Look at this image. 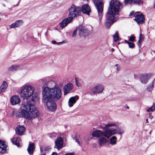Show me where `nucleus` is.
I'll list each match as a JSON object with an SVG mask.
<instances>
[{
    "instance_id": "4d7b16f0",
    "label": "nucleus",
    "mask_w": 155,
    "mask_h": 155,
    "mask_svg": "<svg viewBox=\"0 0 155 155\" xmlns=\"http://www.w3.org/2000/svg\"><path fill=\"white\" fill-rule=\"evenodd\" d=\"M141 41H142L139 39V40L138 41V43H140Z\"/></svg>"
},
{
    "instance_id": "39448f33",
    "label": "nucleus",
    "mask_w": 155,
    "mask_h": 155,
    "mask_svg": "<svg viewBox=\"0 0 155 155\" xmlns=\"http://www.w3.org/2000/svg\"><path fill=\"white\" fill-rule=\"evenodd\" d=\"M69 14L68 17L71 20L79 15L81 12V8L79 7H76L74 5H72L68 10Z\"/></svg>"
},
{
    "instance_id": "5701e85b",
    "label": "nucleus",
    "mask_w": 155,
    "mask_h": 155,
    "mask_svg": "<svg viewBox=\"0 0 155 155\" xmlns=\"http://www.w3.org/2000/svg\"><path fill=\"white\" fill-rule=\"evenodd\" d=\"M19 66L18 65H12L8 67L7 69L9 71H15L18 70Z\"/></svg>"
},
{
    "instance_id": "bb28decb",
    "label": "nucleus",
    "mask_w": 155,
    "mask_h": 155,
    "mask_svg": "<svg viewBox=\"0 0 155 155\" xmlns=\"http://www.w3.org/2000/svg\"><path fill=\"white\" fill-rule=\"evenodd\" d=\"M19 139V137H15L12 138L11 139L12 142L14 144L18 146L19 145L18 142L19 140H18Z\"/></svg>"
},
{
    "instance_id": "c756f323",
    "label": "nucleus",
    "mask_w": 155,
    "mask_h": 155,
    "mask_svg": "<svg viewBox=\"0 0 155 155\" xmlns=\"http://www.w3.org/2000/svg\"><path fill=\"white\" fill-rule=\"evenodd\" d=\"M155 109V104H153V106L149 108L147 110V112H151L153 111Z\"/></svg>"
},
{
    "instance_id": "a18cd8bd",
    "label": "nucleus",
    "mask_w": 155,
    "mask_h": 155,
    "mask_svg": "<svg viewBox=\"0 0 155 155\" xmlns=\"http://www.w3.org/2000/svg\"><path fill=\"white\" fill-rule=\"evenodd\" d=\"M75 82H76V84L77 85V86H78V87H79L80 86V85L78 84V81L76 78H75Z\"/></svg>"
},
{
    "instance_id": "9b49d317",
    "label": "nucleus",
    "mask_w": 155,
    "mask_h": 155,
    "mask_svg": "<svg viewBox=\"0 0 155 155\" xmlns=\"http://www.w3.org/2000/svg\"><path fill=\"white\" fill-rule=\"evenodd\" d=\"M117 131L116 129H105V137L108 138L112 135L116 133Z\"/></svg>"
},
{
    "instance_id": "4c0bfd02",
    "label": "nucleus",
    "mask_w": 155,
    "mask_h": 155,
    "mask_svg": "<svg viewBox=\"0 0 155 155\" xmlns=\"http://www.w3.org/2000/svg\"><path fill=\"white\" fill-rule=\"evenodd\" d=\"M111 127V126H110V124H106L105 125V126L104 127H103L102 129H104L105 130V129H107L106 128L107 127Z\"/></svg>"
},
{
    "instance_id": "c85d7f7f",
    "label": "nucleus",
    "mask_w": 155,
    "mask_h": 155,
    "mask_svg": "<svg viewBox=\"0 0 155 155\" xmlns=\"http://www.w3.org/2000/svg\"><path fill=\"white\" fill-rule=\"evenodd\" d=\"M113 38L115 42L119 40L120 38L119 36V34L118 31L116 32L115 34L113 35Z\"/></svg>"
},
{
    "instance_id": "2f4dec72",
    "label": "nucleus",
    "mask_w": 155,
    "mask_h": 155,
    "mask_svg": "<svg viewBox=\"0 0 155 155\" xmlns=\"http://www.w3.org/2000/svg\"><path fill=\"white\" fill-rule=\"evenodd\" d=\"M78 30V27L76 28V29L73 32L72 35V37H75L76 36Z\"/></svg>"
},
{
    "instance_id": "680f3d73",
    "label": "nucleus",
    "mask_w": 155,
    "mask_h": 155,
    "mask_svg": "<svg viewBox=\"0 0 155 155\" xmlns=\"http://www.w3.org/2000/svg\"><path fill=\"white\" fill-rule=\"evenodd\" d=\"M146 122L147 123H148V120L147 119H146Z\"/></svg>"
},
{
    "instance_id": "ddd939ff",
    "label": "nucleus",
    "mask_w": 155,
    "mask_h": 155,
    "mask_svg": "<svg viewBox=\"0 0 155 155\" xmlns=\"http://www.w3.org/2000/svg\"><path fill=\"white\" fill-rule=\"evenodd\" d=\"M105 130L104 132H103L100 130H96L93 131L92 135L94 137L100 138L102 136L105 137Z\"/></svg>"
},
{
    "instance_id": "c9c22d12",
    "label": "nucleus",
    "mask_w": 155,
    "mask_h": 155,
    "mask_svg": "<svg viewBox=\"0 0 155 155\" xmlns=\"http://www.w3.org/2000/svg\"><path fill=\"white\" fill-rule=\"evenodd\" d=\"M51 149L50 147L49 146H47L44 148V150L45 152L48 151Z\"/></svg>"
},
{
    "instance_id": "423d86ee",
    "label": "nucleus",
    "mask_w": 155,
    "mask_h": 155,
    "mask_svg": "<svg viewBox=\"0 0 155 155\" xmlns=\"http://www.w3.org/2000/svg\"><path fill=\"white\" fill-rule=\"evenodd\" d=\"M94 2L97 10L100 23L102 18L103 5L101 0H94Z\"/></svg>"
},
{
    "instance_id": "79ce46f5",
    "label": "nucleus",
    "mask_w": 155,
    "mask_h": 155,
    "mask_svg": "<svg viewBox=\"0 0 155 155\" xmlns=\"http://www.w3.org/2000/svg\"><path fill=\"white\" fill-rule=\"evenodd\" d=\"M41 81L45 84H46L47 82V79L46 78H44L41 79Z\"/></svg>"
},
{
    "instance_id": "09e8293b",
    "label": "nucleus",
    "mask_w": 155,
    "mask_h": 155,
    "mask_svg": "<svg viewBox=\"0 0 155 155\" xmlns=\"http://www.w3.org/2000/svg\"><path fill=\"white\" fill-rule=\"evenodd\" d=\"M65 155H74L72 153H69L65 154Z\"/></svg>"
},
{
    "instance_id": "f257e3e1",
    "label": "nucleus",
    "mask_w": 155,
    "mask_h": 155,
    "mask_svg": "<svg viewBox=\"0 0 155 155\" xmlns=\"http://www.w3.org/2000/svg\"><path fill=\"white\" fill-rule=\"evenodd\" d=\"M35 88L32 86L28 85L25 86L20 93L21 97L26 100V104H22L20 110L16 111L15 117L17 118L24 117L30 120L38 116V111L34 105L35 103V98L32 95Z\"/></svg>"
},
{
    "instance_id": "7c9ffc66",
    "label": "nucleus",
    "mask_w": 155,
    "mask_h": 155,
    "mask_svg": "<svg viewBox=\"0 0 155 155\" xmlns=\"http://www.w3.org/2000/svg\"><path fill=\"white\" fill-rule=\"evenodd\" d=\"M133 1V0H124V3L125 5H127L128 4H131Z\"/></svg>"
},
{
    "instance_id": "4468645a",
    "label": "nucleus",
    "mask_w": 155,
    "mask_h": 155,
    "mask_svg": "<svg viewBox=\"0 0 155 155\" xmlns=\"http://www.w3.org/2000/svg\"><path fill=\"white\" fill-rule=\"evenodd\" d=\"M73 88V85L71 83L67 84L64 87V95H66L72 90Z\"/></svg>"
},
{
    "instance_id": "b1692460",
    "label": "nucleus",
    "mask_w": 155,
    "mask_h": 155,
    "mask_svg": "<svg viewBox=\"0 0 155 155\" xmlns=\"http://www.w3.org/2000/svg\"><path fill=\"white\" fill-rule=\"evenodd\" d=\"M117 138L115 136L112 137L110 139V142L112 145H114L116 144Z\"/></svg>"
},
{
    "instance_id": "72a5a7b5",
    "label": "nucleus",
    "mask_w": 155,
    "mask_h": 155,
    "mask_svg": "<svg viewBox=\"0 0 155 155\" xmlns=\"http://www.w3.org/2000/svg\"><path fill=\"white\" fill-rule=\"evenodd\" d=\"M141 2V0H134L133 1V3L137 5H139Z\"/></svg>"
},
{
    "instance_id": "6e6d98bb",
    "label": "nucleus",
    "mask_w": 155,
    "mask_h": 155,
    "mask_svg": "<svg viewBox=\"0 0 155 155\" xmlns=\"http://www.w3.org/2000/svg\"><path fill=\"white\" fill-rule=\"evenodd\" d=\"M124 41L125 42H126L127 44H128V43H129V42H130L126 40H124Z\"/></svg>"
},
{
    "instance_id": "0eeeda50",
    "label": "nucleus",
    "mask_w": 155,
    "mask_h": 155,
    "mask_svg": "<svg viewBox=\"0 0 155 155\" xmlns=\"http://www.w3.org/2000/svg\"><path fill=\"white\" fill-rule=\"evenodd\" d=\"M78 32L79 35L81 37L85 38L89 35L90 31L88 28L83 25L78 26Z\"/></svg>"
},
{
    "instance_id": "412c9836",
    "label": "nucleus",
    "mask_w": 155,
    "mask_h": 155,
    "mask_svg": "<svg viewBox=\"0 0 155 155\" xmlns=\"http://www.w3.org/2000/svg\"><path fill=\"white\" fill-rule=\"evenodd\" d=\"M35 149V146L34 143H29L27 150L30 155H33Z\"/></svg>"
},
{
    "instance_id": "a19ab883",
    "label": "nucleus",
    "mask_w": 155,
    "mask_h": 155,
    "mask_svg": "<svg viewBox=\"0 0 155 155\" xmlns=\"http://www.w3.org/2000/svg\"><path fill=\"white\" fill-rule=\"evenodd\" d=\"M141 41H143L144 38L143 36L141 34H140V38H139Z\"/></svg>"
},
{
    "instance_id": "f03ea898",
    "label": "nucleus",
    "mask_w": 155,
    "mask_h": 155,
    "mask_svg": "<svg viewBox=\"0 0 155 155\" xmlns=\"http://www.w3.org/2000/svg\"><path fill=\"white\" fill-rule=\"evenodd\" d=\"M122 8V5L118 0H112L109 3V6L106 13V21L104 23L106 28L109 29L117 19V15Z\"/></svg>"
},
{
    "instance_id": "6ab92c4d",
    "label": "nucleus",
    "mask_w": 155,
    "mask_h": 155,
    "mask_svg": "<svg viewBox=\"0 0 155 155\" xmlns=\"http://www.w3.org/2000/svg\"><path fill=\"white\" fill-rule=\"evenodd\" d=\"M23 23V21L22 20H18L16 21L14 23L11 24L9 26V28H12L19 27L22 25Z\"/></svg>"
},
{
    "instance_id": "052dcab7",
    "label": "nucleus",
    "mask_w": 155,
    "mask_h": 155,
    "mask_svg": "<svg viewBox=\"0 0 155 155\" xmlns=\"http://www.w3.org/2000/svg\"><path fill=\"white\" fill-rule=\"evenodd\" d=\"M40 151L41 152H42L43 151V149L41 147H40Z\"/></svg>"
},
{
    "instance_id": "bf43d9fd",
    "label": "nucleus",
    "mask_w": 155,
    "mask_h": 155,
    "mask_svg": "<svg viewBox=\"0 0 155 155\" xmlns=\"http://www.w3.org/2000/svg\"><path fill=\"white\" fill-rule=\"evenodd\" d=\"M2 92H3V91H2V90L0 89V94Z\"/></svg>"
},
{
    "instance_id": "473e14b6",
    "label": "nucleus",
    "mask_w": 155,
    "mask_h": 155,
    "mask_svg": "<svg viewBox=\"0 0 155 155\" xmlns=\"http://www.w3.org/2000/svg\"><path fill=\"white\" fill-rule=\"evenodd\" d=\"M128 45L129 47L130 48H133L134 47L135 45L134 43L130 42Z\"/></svg>"
},
{
    "instance_id": "69168bd1",
    "label": "nucleus",
    "mask_w": 155,
    "mask_h": 155,
    "mask_svg": "<svg viewBox=\"0 0 155 155\" xmlns=\"http://www.w3.org/2000/svg\"><path fill=\"white\" fill-rule=\"evenodd\" d=\"M111 51H114V48H112L111 49Z\"/></svg>"
},
{
    "instance_id": "cd10ccee",
    "label": "nucleus",
    "mask_w": 155,
    "mask_h": 155,
    "mask_svg": "<svg viewBox=\"0 0 155 155\" xmlns=\"http://www.w3.org/2000/svg\"><path fill=\"white\" fill-rule=\"evenodd\" d=\"M154 79L152 82V83L149 84L147 88V90L148 91H151L153 87V82L154 81Z\"/></svg>"
},
{
    "instance_id": "a878e982",
    "label": "nucleus",
    "mask_w": 155,
    "mask_h": 155,
    "mask_svg": "<svg viewBox=\"0 0 155 155\" xmlns=\"http://www.w3.org/2000/svg\"><path fill=\"white\" fill-rule=\"evenodd\" d=\"M99 141L100 146H102L106 143L107 140L105 138L102 137L99 139Z\"/></svg>"
},
{
    "instance_id": "338daca9",
    "label": "nucleus",
    "mask_w": 155,
    "mask_h": 155,
    "mask_svg": "<svg viewBox=\"0 0 155 155\" xmlns=\"http://www.w3.org/2000/svg\"><path fill=\"white\" fill-rule=\"evenodd\" d=\"M42 155H45V153H43L42 154Z\"/></svg>"
},
{
    "instance_id": "f704fd0d",
    "label": "nucleus",
    "mask_w": 155,
    "mask_h": 155,
    "mask_svg": "<svg viewBox=\"0 0 155 155\" xmlns=\"http://www.w3.org/2000/svg\"><path fill=\"white\" fill-rule=\"evenodd\" d=\"M135 37L134 36L131 35L129 39V40L130 41L133 42L134 40Z\"/></svg>"
},
{
    "instance_id": "37998d69",
    "label": "nucleus",
    "mask_w": 155,
    "mask_h": 155,
    "mask_svg": "<svg viewBox=\"0 0 155 155\" xmlns=\"http://www.w3.org/2000/svg\"><path fill=\"white\" fill-rule=\"evenodd\" d=\"M111 127L114 126L117 127V125L116 124L114 123H110Z\"/></svg>"
},
{
    "instance_id": "3c124183",
    "label": "nucleus",
    "mask_w": 155,
    "mask_h": 155,
    "mask_svg": "<svg viewBox=\"0 0 155 155\" xmlns=\"http://www.w3.org/2000/svg\"><path fill=\"white\" fill-rule=\"evenodd\" d=\"M52 44H56V43H57V42H56L54 40H53L52 41Z\"/></svg>"
},
{
    "instance_id": "603ef678",
    "label": "nucleus",
    "mask_w": 155,
    "mask_h": 155,
    "mask_svg": "<svg viewBox=\"0 0 155 155\" xmlns=\"http://www.w3.org/2000/svg\"><path fill=\"white\" fill-rule=\"evenodd\" d=\"M51 155H58V153L56 152H53Z\"/></svg>"
},
{
    "instance_id": "f3484780",
    "label": "nucleus",
    "mask_w": 155,
    "mask_h": 155,
    "mask_svg": "<svg viewBox=\"0 0 155 155\" xmlns=\"http://www.w3.org/2000/svg\"><path fill=\"white\" fill-rule=\"evenodd\" d=\"M25 130L24 126H17L15 129L16 133L18 135H21Z\"/></svg>"
},
{
    "instance_id": "13d9d810",
    "label": "nucleus",
    "mask_w": 155,
    "mask_h": 155,
    "mask_svg": "<svg viewBox=\"0 0 155 155\" xmlns=\"http://www.w3.org/2000/svg\"><path fill=\"white\" fill-rule=\"evenodd\" d=\"M153 7H154V8H155V0H154V2Z\"/></svg>"
},
{
    "instance_id": "774afa93",
    "label": "nucleus",
    "mask_w": 155,
    "mask_h": 155,
    "mask_svg": "<svg viewBox=\"0 0 155 155\" xmlns=\"http://www.w3.org/2000/svg\"><path fill=\"white\" fill-rule=\"evenodd\" d=\"M127 109H129V107L128 106H127Z\"/></svg>"
},
{
    "instance_id": "864d4df0",
    "label": "nucleus",
    "mask_w": 155,
    "mask_h": 155,
    "mask_svg": "<svg viewBox=\"0 0 155 155\" xmlns=\"http://www.w3.org/2000/svg\"><path fill=\"white\" fill-rule=\"evenodd\" d=\"M117 70L118 71H119L120 70V67L119 66L117 67Z\"/></svg>"
},
{
    "instance_id": "6e6552de",
    "label": "nucleus",
    "mask_w": 155,
    "mask_h": 155,
    "mask_svg": "<svg viewBox=\"0 0 155 155\" xmlns=\"http://www.w3.org/2000/svg\"><path fill=\"white\" fill-rule=\"evenodd\" d=\"M104 89V87L101 84H98L95 86L91 87L90 88V91L93 94L102 93Z\"/></svg>"
},
{
    "instance_id": "e2e57ef3",
    "label": "nucleus",
    "mask_w": 155,
    "mask_h": 155,
    "mask_svg": "<svg viewBox=\"0 0 155 155\" xmlns=\"http://www.w3.org/2000/svg\"><path fill=\"white\" fill-rule=\"evenodd\" d=\"M124 61H126V58H125L124 57V58L123 59Z\"/></svg>"
},
{
    "instance_id": "f8f14e48",
    "label": "nucleus",
    "mask_w": 155,
    "mask_h": 155,
    "mask_svg": "<svg viewBox=\"0 0 155 155\" xmlns=\"http://www.w3.org/2000/svg\"><path fill=\"white\" fill-rule=\"evenodd\" d=\"M10 101L12 105H15L20 103V99L18 96L15 95L11 97Z\"/></svg>"
},
{
    "instance_id": "2eb2a0df",
    "label": "nucleus",
    "mask_w": 155,
    "mask_h": 155,
    "mask_svg": "<svg viewBox=\"0 0 155 155\" xmlns=\"http://www.w3.org/2000/svg\"><path fill=\"white\" fill-rule=\"evenodd\" d=\"M72 20L69 17L63 19L60 23V27L61 28H64L68 23L71 22Z\"/></svg>"
},
{
    "instance_id": "4be33fe9",
    "label": "nucleus",
    "mask_w": 155,
    "mask_h": 155,
    "mask_svg": "<svg viewBox=\"0 0 155 155\" xmlns=\"http://www.w3.org/2000/svg\"><path fill=\"white\" fill-rule=\"evenodd\" d=\"M6 145L4 141L0 140V153H4L6 152Z\"/></svg>"
},
{
    "instance_id": "ea45409f",
    "label": "nucleus",
    "mask_w": 155,
    "mask_h": 155,
    "mask_svg": "<svg viewBox=\"0 0 155 155\" xmlns=\"http://www.w3.org/2000/svg\"><path fill=\"white\" fill-rule=\"evenodd\" d=\"M16 110H14L12 113V116H15V114L16 113Z\"/></svg>"
},
{
    "instance_id": "1a4fd4ad",
    "label": "nucleus",
    "mask_w": 155,
    "mask_h": 155,
    "mask_svg": "<svg viewBox=\"0 0 155 155\" xmlns=\"http://www.w3.org/2000/svg\"><path fill=\"white\" fill-rule=\"evenodd\" d=\"M135 20L139 25L141 24L144 22L145 18L144 15L142 13L137 14L135 13Z\"/></svg>"
},
{
    "instance_id": "aec40b11",
    "label": "nucleus",
    "mask_w": 155,
    "mask_h": 155,
    "mask_svg": "<svg viewBox=\"0 0 155 155\" xmlns=\"http://www.w3.org/2000/svg\"><path fill=\"white\" fill-rule=\"evenodd\" d=\"M150 77L149 74H143L140 76V80L143 83H146Z\"/></svg>"
},
{
    "instance_id": "e433bc0d",
    "label": "nucleus",
    "mask_w": 155,
    "mask_h": 155,
    "mask_svg": "<svg viewBox=\"0 0 155 155\" xmlns=\"http://www.w3.org/2000/svg\"><path fill=\"white\" fill-rule=\"evenodd\" d=\"M117 132H118V134H119L120 135H121L124 133V131L123 130L119 129L118 130Z\"/></svg>"
},
{
    "instance_id": "49530a36",
    "label": "nucleus",
    "mask_w": 155,
    "mask_h": 155,
    "mask_svg": "<svg viewBox=\"0 0 155 155\" xmlns=\"http://www.w3.org/2000/svg\"><path fill=\"white\" fill-rule=\"evenodd\" d=\"M149 116H150V119H152L153 118V116L152 115L151 113H149Z\"/></svg>"
},
{
    "instance_id": "c03bdc74",
    "label": "nucleus",
    "mask_w": 155,
    "mask_h": 155,
    "mask_svg": "<svg viewBox=\"0 0 155 155\" xmlns=\"http://www.w3.org/2000/svg\"><path fill=\"white\" fill-rule=\"evenodd\" d=\"M134 11H132L130 12L129 14V16H131L134 15Z\"/></svg>"
},
{
    "instance_id": "a211bd4d",
    "label": "nucleus",
    "mask_w": 155,
    "mask_h": 155,
    "mask_svg": "<svg viewBox=\"0 0 155 155\" xmlns=\"http://www.w3.org/2000/svg\"><path fill=\"white\" fill-rule=\"evenodd\" d=\"M79 97L78 95L75 96L71 97L68 101V105L70 107H72L76 102L79 99Z\"/></svg>"
},
{
    "instance_id": "20e7f679",
    "label": "nucleus",
    "mask_w": 155,
    "mask_h": 155,
    "mask_svg": "<svg viewBox=\"0 0 155 155\" xmlns=\"http://www.w3.org/2000/svg\"><path fill=\"white\" fill-rule=\"evenodd\" d=\"M46 97L42 95V102L45 103L47 109L49 111H54L57 109V104L55 100L49 98H46Z\"/></svg>"
},
{
    "instance_id": "dca6fc26",
    "label": "nucleus",
    "mask_w": 155,
    "mask_h": 155,
    "mask_svg": "<svg viewBox=\"0 0 155 155\" xmlns=\"http://www.w3.org/2000/svg\"><path fill=\"white\" fill-rule=\"evenodd\" d=\"M91 9L89 5L87 4H84L82 5L81 8V12L84 13L89 15L91 11Z\"/></svg>"
},
{
    "instance_id": "0e129e2a",
    "label": "nucleus",
    "mask_w": 155,
    "mask_h": 155,
    "mask_svg": "<svg viewBox=\"0 0 155 155\" xmlns=\"http://www.w3.org/2000/svg\"><path fill=\"white\" fill-rule=\"evenodd\" d=\"M115 66H116V67H118V66H119L118 64H116L115 65Z\"/></svg>"
},
{
    "instance_id": "58836bf2",
    "label": "nucleus",
    "mask_w": 155,
    "mask_h": 155,
    "mask_svg": "<svg viewBox=\"0 0 155 155\" xmlns=\"http://www.w3.org/2000/svg\"><path fill=\"white\" fill-rule=\"evenodd\" d=\"M75 141L77 142L78 144L80 146H81V140H79L77 138L75 139Z\"/></svg>"
},
{
    "instance_id": "5fc2aeb1",
    "label": "nucleus",
    "mask_w": 155,
    "mask_h": 155,
    "mask_svg": "<svg viewBox=\"0 0 155 155\" xmlns=\"http://www.w3.org/2000/svg\"><path fill=\"white\" fill-rule=\"evenodd\" d=\"M137 45H138V46H139V48H140V46H141V44H140V43H137Z\"/></svg>"
},
{
    "instance_id": "393cba45",
    "label": "nucleus",
    "mask_w": 155,
    "mask_h": 155,
    "mask_svg": "<svg viewBox=\"0 0 155 155\" xmlns=\"http://www.w3.org/2000/svg\"><path fill=\"white\" fill-rule=\"evenodd\" d=\"M7 87L8 85L7 82L5 81H4L0 87V89L2 90V91L4 92L7 88Z\"/></svg>"
},
{
    "instance_id": "8fccbe9b",
    "label": "nucleus",
    "mask_w": 155,
    "mask_h": 155,
    "mask_svg": "<svg viewBox=\"0 0 155 155\" xmlns=\"http://www.w3.org/2000/svg\"><path fill=\"white\" fill-rule=\"evenodd\" d=\"M96 146H97V144L95 143H93L92 144V147H94V148L96 147Z\"/></svg>"
},
{
    "instance_id": "9d476101",
    "label": "nucleus",
    "mask_w": 155,
    "mask_h": 155,
    "mask_svg": "<svg viewBox=\"0 0 155 155\" xmlns=\"http://www.w3.org/2000/svg\"><path fill=\"white\" fill-rule=\"evenodd\" d=\"M63 143V139L61 137H59L57 138V140L55 141V146L54 148L59 150L62 147Z\"/></svg>"
},
{
    "instance_id": "7ed1b4c3",
    "label": "nucleus",
    "mask_w": 155,
    "mask_h": 155,
    "mask_svg": "<svg viewBox=\"0 0 155 155\" xmlns=\"http://www.w3.org/2000/svg\"><path fill=\"white\" fill-rule=\"evenodd\" d=\"M42 95L46 98H49L55 101L60 100L62 94L61 90L58 86L50 88L48 87H43Z\"/></svg>"
},
{
    "instance_id": "de8ad7c7",
    "label": "nucleus",
    "mask_w": 155,
    "mask_h": 155,
    "mask_svg": "<svg viewBox=\"0 0 155 155\" xmlns=\"http://www.w3.org/2000/svg\"><path fill=\"white\" fill-rule=\"evenodd\" d=\"M64 43V41H62V42H57L56 43V44H57L58 45H60L61 44H62V43Z\"/></svg>"
}]
</instances>
